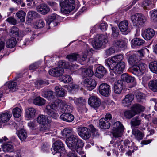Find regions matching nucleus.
<instances>
[{"label":"nucleus","instance_id":"nucleus-1","mask_svg":"<svg viewBox=\"0 0 157 157\" xmlns=\"http://www.w3.org/2000/svg\"><path fill=\"white\" fill-rule=\"evenodd\" d=\"M139 61L137 56L135 54L131 56L128 60L129 64L133 65L132 68L133 73L138 76H142L147 67L146 65L144 63H139L136 65Z\"/></svg>","mask_w":157,"mask_h":157},{"label":"nucleus","instance_id":"nucleus-2","mask_svg":"<svg viewBox=\"0 0 157 157\" xmlns=\"http://www.w3.org/2000/svg\"><path fill=\"white\" fill-rule=\"evenodd\" d=\"M62 13L67 14L73 10L75 8V5L74 0H64L60 3Z\"/></svg>","mask_w":157,"mask_h":157},{"label":"nucleus","instance_id":"nucleus-3","mask_svg":"<svg viewBox=\"0 0 157 157\" xmlns=\"http://www.w3.org/2000/svg\"><path fill=\"white\" fill-rule=\"evenodd\" d=\"M112 127V132L113 136L116 138L121 137L124 129L123 125L120 122L118 121L114 123Z\"/></svg>","mask_w":157,"mask_h":157},{"label":"nucleus","instance_id":"nucleus-4","mask_svg":"<svg viewBox=\"0 0 157 157\" xmlns=\"http://www.w3.org/2000/svg\"><path fill=\"white\" fill-rule=\"evenodd\" d=\"M108 42L107 37L103 35H100L97 37L93 43L94 48L98 49L101 48L103 45L105 44Z\"/></svg>","mask_w":157,"mask_h":157},{"label":"nucleus","instance_id":"nucleus-5","mask_svg":"<svg viewBox=\"0 0 157 157\" xmlns=\"http://www.w3.org/2000/svg\"><path fill=\"white\" fill-rule=\"evenodd\" d=\"M131 20L136 26L142 25L146 21V17L142 14L137 13L131 17Z\"/></svg>","mask_w":157,"mask_h":157},{"label":"nucleus","instance_id":"nucleus-6","mask_svg":"<svg viewBox=\"0 0 157 157\" xmlns=\"http://www.w3.org/2000/svg\"><path fill=\"white\" fill-rule=\"evenodd\" d=\"M112 115L110 114H106L105 118H101L100 119L99 124L101 128L108 129L109 128L110 124L109 121L112 119Z\"/></svg>","mask_w":157,"mask_h":157},{"label":"nucleus","instance_id":"nucleus-7","mask_svg":"<svg viewBox=\"0 0 157 157\" xmlns=\"http://www.w3.org/2000/svg\"><path fill=\"white\" fill-rule=\"evenodd\" d=\"M98 91L101 95L106 97H108L111 93L110 86L106 83H101L99 86Z\"/></svg>","mask_w":157,"mask_h":157},{"label":"nucleus","instance_id":"nucleus-8","mask_svg":"<svg viewBox=\"0 0 157 157\" xmlns=\"http://www.w3.org/2000/svg\"><path fill=\"white\" fill-rule=\"evenodd\" d=\"M109 68L112 70L115 73L119 74L123 72L125 68V63L124 62H121L116 63L113 67L111 65L107 66Z\"/></svg>","mask_w":157,"mask_h":157},{"label":"nucleus","instance_id":"nucleus-9","mask_svg":"<svg viewBox=\"0 0 157 157\" xmlns=\"http://www.w3.org/2000/svg\"><path fill=\"white\" fill-rule=\"evenodd\" d=\"M123 58V56L122 54L117 55L112 57L111 59L106 60L105 63L107 66L111 65V67H113L116 63L121 62Z\"/></svg>","mask_w":157,"mask_h":157},{"label":"nucleus","instance_id":"nucleus-10","mask_svg":"<svg viewBox=\"0 0 157 157\" xmlns=\"http://www.w3.org/2000/svg\"><path fill=\"white\" fill-rule=\"evenodd\" d=\"M79 135L84 140L88 139L91 136L90 129L84 127H80L78 129Z\"/></svg>","mask_w":157,"mask_h":157},{"label":"nucleus","instance_id":"nucleus-11","mask_svg":"<svg viewBox=\"0 0 157 157\" xmlns=\"http://www.w3.org/2000/svg\"><path fill=\"white\" fill-rule=\"evenodd\" d=\"M73 100L75 104L77 105L78 110L82 112L84 110H86V100L82 97L79 98H74Z\"/></svg>","mask_w":157,"mask_h":157},{"label":"nucleus","instance_id":"nucleus-12","mask_svg":"<svg viewBox=\"0 0 157 157\" xmlns=\"http://www.w3.org/2000/svg\"><path fill=\"white\" fill-rule=\"evenodd\" d=\"M88 103L92 107L95 108L100 106L101 102L98 97L95 95H93L89 98Z\"/></svg>","mask_w":157,"mask_h":157},{"label":"nucleus","instance_id":"nucleus-13","mask_svg":"<svg viewBox=\"0 0 157 157\" xmlns=\"http://www.w3.org/2000/svg\"><path fill=\"white\" fill-rule=\"evenodd\" d=\"M83 83L86 89L89 91L94 89L96 85L95 80L91 78H86L84 81Z\"/></svg>","mask_w":157,"mask_h":157},{"label":"nucleus","instance_id":"nucleus-14","mask_svg":"<svg viewBox=\"0 0 157 157\" xmlns=\"http://www.w3.org/2000/svg\"><path fill=\"white\" fill-rule=\"evenodd\" d=\"M59 101H58V99L56 100L55 101L52 103L49 104L47 105L45 109L44 112L46 113L48 115L52 112L58 108V104L59 103Z\"/></svg>","mask_w":157,"mask_h":157},{"label":"nucleus","instance_id":"nucleus-15","mask_svg":"<svg viewBox=\"0 0 157 157\" xmlns=\"http://www.w3.org/2000/svg\"><path fill=\"white\" fill-rule=\"evenodd\" d=\"M78 138L77 136L72 135H70L69 137L66 139V143L68 147L70 149H73V148L75 146Z\"/></svg>","mask_w":157,"mask_h":157},{"label":"nucleus","instance_id":"nucleus-16","mask_svg":"<svg viewBox=\"0 0 157 157\" xmlns=\"http://www.w3.org/2000/svg\"><path fill=\"white\" fill-rule=\"evenodd\" d=\"M58 101H59L58 104V108L59 107L62 111L65 113H71L72 112V108L71 106L67 105L64 101L58 99Z\"/></svg>","mask_w":157,"mask_h":157},{"label":"nucleus","instance_id":"nucleus-17","mask_svg":"<svg viewBox=\"0 0 157 157\" xmlns=\"http://www.w3.org/2000/svg\"><path fill=\"white\" fill-rule=\"evenodd\" d=\"M54 144L53 150L55 152V153L58 152L61 153L64 151L65 148L64 144L61 141H56L54 143Z\"/></svg>","mask_w":157,"mask_h":157},{"label":"nucleus","instance_id":"nucleus-18","mask_svg":"<svg viewBox=\"0 0 157 157\" xmlns=\"http://www.w3.org/2000/svg\"><path fill=\"white\" fill-rule=\"evenodd\" d=\"M155 34V32L153 29L148 28L144 31L142 33V36L145 39L149 40L154 36Z\"/></svg>","mask_w":157,"mask_h":157},{"label":"nucleus","instance_id":"nucleus-19","mask_svg":"<svg viewBox=\"0 0 157 157\" xmlns=\"http://www.w3.org/2000/svg\"><path fill=\"white\" fill-rule=\"evenodd\" d=\"M107 73L106 69L103 66L100 65L96 69L95 73V76L99 78H101L106 75Z\"/></svg>","mask_w":157,"mask_h":157},{"label":"nucleus","instance_id":"nucleus-20","mask_svg":"<svg viewBox=\"0 0 157 157\" xmlns=\"http://www.w3.org/2000/svg\"><path fill=\"white\" fill-rule=\"evenodd\" d=\"M128 41L127 40H117L113 41V45L117 48L125 49L127 48Z\"/></svg>","mask_w":157,"mask_h":157},{"label":"nucleus","instance_id":"nucleus-21","mask_svg":"<svg viewBox=\"0 0 157 157\" xmlns=\"http://www.w3.org/2000/svg\"><path fill=\"white\" fill-rule=\"evenodd\" d=\"M123 82L122 80H118L114 85V91L116 94H119L121 92L124 87Z\"/></svg>","mask_w":157,"mask_h":157},{"label":"nucleus","instance_id":"nucleus-22","mask_svg":"<svg viewBox=\"0 0 157 157\" xmlns=\"http://www.w3.org/2000/svg\"><path fill=\"white\" fill-rule=\"evenodd\" d=\"M145 109V107L138 103L133 104L131 107V109L135 115L140 113L141 112L143 111Z\"/></svg>","mask_w":157,"mask_h":157},{"label":"nucleus","instance_id":"nucleus-23","mask_svg":"<svg viewBox=\"0 0 157 157\" xmlns=\"http://www.w3.org/2000/svg\"><path fill=\"white\" fill-rule=\"evenodd\" d=\"M64 72V69L62 68L58 67L50 69L49 73L52 76L58 77L63 75Z\"/></svg>","mask_w":157,"mask_h":157},{"label":"nucleus","instance_id":"nucleus-24","mask_svg":"<svg viewBox=\"0 0 157 157\" xmlns=\"http://www.w3.org/2000/svg\"><path fill=\"white\" fill-rule=\"evenodd\" d=\"M134 98V95L132 94H129L126 95L125 98L122 101V103L123 105L127 107L130 105Z\"/></svg>","mask_w":157,"mask_h":157},{"label":"nucleus","instance_id":"nucleus-25","mask_svg":"<svg viewBox=\"0 0 157 157\" xmlns=\"http://www.w3.org/2000/svg\"><path fill=\"white\" fill-rule=\"evenodd\" d=\"M37 10L41 14H45L49 12L50 9L47 5L43 4L37 6Z\"/></svg>","mask_w":157,"mask_h":157},{"label":"nucleus","instance_id":"nucleus-26","mask_svg":"<svg viewBox=\"0 0 157 157\" xmlns=\"http://www.w3.org/2000/svg\"><path fill=\"white\" fill-rule=\"evenodd\" d=\"M36 109L32 107L28 108L25 110L26 117L29 119L34 118L35 116Z\"/></svg>","mask_w":157,"mask_h":157},{"label":"nucleus","instance_id":"nucleus-27","mask_svg":"<svg viewBox=\"0 0 157 157\" xmlns=\"http://www.w3.org/2000/svg\"><path fill=\"white\" fill-rule=\"evenodd\" d=\"M2 148L3 151L5 152H12L14 151V146L11 142L4 144Z\"/></svg>","mask_w":157,"mask_h":157},{"label":"nucleus","instance_id":"nucleus-28","mask_svg":"<svg viewBox=\"0 0 157 157\" xmlns=\"http://www.w3.org/2000/svg\"><path fill=\"white\" fill-rule=\"evenodd\" d=\"M60 118L65 121L71 122L74 120V117L72 114L69 113H65L61 115Z\"/></svg>","mask_w":157,"mask_h":157},{"label":"nucleus","instance_id":"nucleus-29","mask_svg":"<svg viewBox=\"0 0 157 157\" xmlns=\"http://www.w3.org/2000/svg\"><path fill=\"white\" fill-rule=\"evenodd\" d=\"M142 123V120L140 117L138 116H136L132 118L130 121L131 127H136L140 125Z\"/></svg>","mask_w":157,"mask_h":157},{"label":"nucleus","instance_id":"nucleus-30","mask_svg":"<svg viewBox=\"0 0 157 157\" xmlns=\"http://www.w3.org/2000/svg\"><path fill=\"white\" fill-rule=\"evenodd\" d=\"M11 115L8 113L0 114V128L1 127V123L7 122L10 119Z\"/></svg>","mask_w":157,"mask_h":157},{"label":"nucleus","instance_id":"nucleus-31","mask_svg":"<svg viewBox=\"0 0 157 157\" xmlns=\"http://www.w3.org/2000/svg\"><path fill=\"white\" fill-rule=\"evenodd\" d=\"M37 122L40 124H47L49 123V120L47 116L40 114L37 118Z\"/></svg>","mask_w":157,"mask_h":157},{"label":"nucleus","instance_id":"nucleus-32","mask_svg":"<svg viewBox=\"0 0 157 157\" xmlns=\"http://www.w3.org/2000/svg\"><path fill=\"white\" fill-rule=\"evenodd\" d=\"M82 75L84 78L87 77H91L94 74V72L90 68H83L81 69Z\"/></svg>","mask_w":157,"mask_h":157},{"label":"nucleus","instance_id":"nucleus-33","mask_svg":"<svg viewBox=\"0 0 157 157\" xmlns=\"http://www.w3.org/2000/svg\"><path fill=\"white\" fill-rule=\"evenodd\" d=\"M132 134L134 136L135 138L138 140H142L144 137V134L139 130L136 128L132 129Z\"/></svg>","mask_w":157,"mask_h":157},{"label":"nucleus","instance_id":"nucleus-34","mask_svg":"<svg viewBox=\"0 0 157 157\" xmlns=\"http://www.w3.org/2000/svg\"><path fill=\"white\" fill-rule=\"evenodd\" d=\"M121 79L122 81H124L127 83L132 82L135 80L134 77L129 75L127 73L122 74L121 76Z\"/></svg>","mask_w":157,"mask_h":157},{"label":"nucleus","instance_id":"nucleus-35","mask_svg":"<svg viewBox=\"0 0 157 157\" xmlns=\"http://www.w3.org/2000/svg\"><path fill=\"white\" fill-rule=\"evenodd\" d=\"M17 42L15 38L12 37L6 41V45L7 48H12L15 46Z\"/></svg>","mask_w":157,"mask_h":157},{"label":"nucleus","instance_id":"nucleus-36","mask_svg":"<svg viewBox=\"0 0 157 157\" xmlns=\"http://www.w3.org/2000/svg\"><path fill=\"white\" fill-rule=\"evenodd\" d=\"M128 23L127 20L121 21L119 24V27L120 31L122 32H126L128 28Z\"/></svg>","mask_w":157,"mask_h":157},{"label":"nucleus","instance_id":"nucleus-37","mask_svg":"<svg viewBox=\"0 0 157 157\" xmlns=\"http://www.w3.org/2000/svg\"><path fill=\"white\" fill-rule=\"evenodd\" d=\"M84 143L80 139L78 138L76 143L75 145V146L73 148V149L72 150H75L77 152H79L78 149L80 148L83 147L84 146Z\"/></svg>","mask_w":157,"mask_h":157},{"label":"nucleus","instance_id":"nucleus-38","mask_svg":"<svg viewBox=\"0 0 157 157\" xmlns=\"http://www.w3.org/2000/svg\"><path fill=\"white\" fill-rule=\"evenodd\" d=\"M46 100L43 98L40 97H36L33 100V103L35 105L41 106L45 104Z\"/></svg>","mask_w":157,"mask_h":157},{"label":"nucleus","instance_id":"nucleus-39","mask_svg":"<svg viewBox=\"0 0 157 157\" xmlns=\"http://www.w3.org/2000/svg\"><path fill=\"white\" fill-rule=\"evenodd\" d=\"M55 90L56 95L58 97H63L65 95V90L63 88L57 86L55 87Z\"/></svg>","mask_w":157,"mask_h":157},{"label":"nucleus","instance_id":"nucleus-40","mask_svg":"<svg viewBox=\"0 0 157 157\" xmlns=\"http://www.w3.org/2000/svg\"><path fill=\"white\" fill-rule=\"evenodd\" d=\"M17 135L21 141H24L27 137V134L25 130L21 129L18 131Z\"/></svg>","mask_w":157,"mask_h":157},{"label":"nucleus","instance_id":"nucleus-41","mask_svg":"<svg viewBox=\"0 0 157 157\" xmlns=\"http://www.w3.org/2000/svg\"><path fill=\"white\" fill-rule=\"evenodd\" d=\"M53 94V92L52 91H43L42 96L48 99L49 100H51L53 99L54 97V95Z\"/></svg>","mask_w":157,"mask_h":157},{"label":"nucleus","instance_id":"nucleus-42","mask_svg":"<svg viewBox=\"0 0 157 157\" xmlns=\"http://www.w3.org/2000/svg\"><path fill=\"white\" fill-rule=\"evenodd\" d=\"M90 50L89 49V51L88 50L84 51L81 55H79V57H78V61L79 62H82L85 61L87 58L89 52H90Z\"/></svg>","mask_w":157,"mask_h":157},{"label":"nucleus","instance_id":"nucleus-43","mask_svg":"<svg viewBox=\"0 0 157 157\" xmlns=\"http://www.w3.org/2000/svg\"><path fill=\"white\" fill-rule=\"evenodd\" d=\"M149 67L151 71L153 73H157V61H154L150 62Z\"/></svg>","mask_w":157,"mask_h":157},{"label":"nucleus","instance_id":"nucleus-44","mask_svg":"<svg viewBox=\"0 0 157 157\" xmlns=\"http://www.w3.org/2000/svg\"><path fill=\"white\" fill-rule=\"evenodd\" d=\"M150 88L154 92L157 91V80L150 81L149 83Z\"/></svg>","mask_w":157,"mask_h":157},{"label":"nucleus","instance_id":"nucleus-45","mask_svg":"<svg viewBox=\"0 0 157 157\" xmlns=\"http://www.w3.org/2000/svg\"><path fill=\"white\" fill-rule=\"evenodd\" d=\"M131 42L132 45L133 46H140L144 43L142 39L137 38L133 39Z\"/></svg>","mask_w":157,"mask_h":157},{"label":"nucleus","instance_id":"nucleus-46","mask_svg":"<svg viewBox=\"0 0 157 157\" xmlns=\"http://www.w3.org/2000/svg\"><path fill=\"white\" fill-rule=\"evenodd\" d=\"M34 83L36 87L37 88H40L41 86H43L44 85H47L49 83L46 80H39L35 82Z\"/></svg>","mask_w":157,"mask_h":157},{"label":"nucleus","instance_id":"nucleus-47","mask_svg":"<svg viewBox=\"0 0 157 157\" xmlns=\"http://www.w3.org/2000/svg\"><path fill=\"white\" fill-rule=\"evenodd\" d=\"M79 57V55L76 53H72L68 55L67 56V58L71 62L78 60V57Z\"/></svg>","mask_w":157,"mask_h":157},{"label":"nucleus","instance_id":"nucleus-48","mask_svg":"<svg viewBox=\"0 0 157 157\" xmlns=\"http://www.w3.org/2000/svg\"><path fill=\"white\" fill-rule=\"evenodd\" d=\"M56 15L55 14H52L49 16L46 19L47 25H51L54 24V23L53 21L56 18Z\"/></svg>","mask_w":157,"mask_h":157},{"label":"nucleus","instance_id":"nucleus-49","mask_svg":"<svg viewBox=\"0 0 157 157\" xmlns=\"http://www.w3.org/2000/svg\"><path fill=\"white\" fill-rule=\"evenodd\" d=\"M45 25V23L42 19L36 21L34 23L33 27L36 29L42 28Z\"/></svg>","mask_w":157,"mask_h":157},{"label":"nucleus","instance_id":"nucleus-50","mask_svg":"<svg viewBox=\"0 0 157 157\" xmlns=\"http://www.w3.org/2000/svg\"><path fill=\"white\" fill-rule=\"evenodd\" d=\"M150 19L152 21H157V9H154L150 12Z\"/></svg>","mask_w":157,"mask_h":157},{"label":"nucleus","instance_id":"nucleus-51","mask_svg":"<svg viewBox=\"0 0 157 157\" xmlns=\"http://www.w3.org/2000/svg\"><path fill=\"white\" fill-rule=\"evenodd\" d=\"M73 132L72 128H66L63 129L62 132V135L63 137H66L67 136H70Z\"/></svg>","mask_w":157,"mask_h":157},{"label":"nucleus","instance_id":"nucleus-52","mask_svg":"<svg viewBox=\"0 0 157 157\" xmlns=\"http://www.w3.org/2000/svg\"><path fill=\"white\" fill-rule=\"evenodd\" d=\"M21 109L17 107L13 109V113L14 117L19 118L21 114Z\"/></svg>","mask_w":157,"mask_h":157},{"label":"nucleus","instance_id":"nucleus-53","mask_svg":"<svg viewBox=\"0 0 157 157\" xmlns=\"http://www.w3.org/2000/svg\"><path fill=\"white\" fill-rule=\"evenodd\" d=\"M26 13L23 11H20L16 14L17 17L20 19L22 22H24L25 20Z\"/></svg>","mask_w":157,"mask_h":157},{"label":"nucleus","instance_id":"nucleus-54","mask_svg":"<svg viewBox=\"0 0 157 157\" xmlns=\"http://www.w3.org/2000/svg\"><path fill=\"white\" fill-rule=\"evenodd\" d=\"M124 117L128 119H130L135 115L131 109L125 111L124 113Z\"/></svg>","mask_w":157,"mask_h":157},{"label":"nucleus","instance_id":"nucleus-55","mask_svg":"<svg viewBox=\"0 0 157 157\" xmlns=\"http://www.w3.org/2000/svg\"><path fill=\"white\" fill-rule=\"evenodd\" d=\"M8 87L11 91H14L17 89V84L13 81L10 82L8 84Z\"/></svg>","mask_w":157,"mask_h":157},{"label":"nucleus","instance_id":"nucleus-56","mask_svg":"<svg viewBox=\"0 0 157 157\" xmlns=\"http://www.w3.org/2000/svg\"><path fill=\"white\" fill-rule=\"evenodd\" d=\"M136 96L137 101L141 102L142 100L145 98V95L140 92H137L136 93Z\"/></svg>","mask_w":157,"mask_h":157},{"label":"nucleus","instance_id":"nucleus-57","mask_svg":"<svg viewBox=\"0 0 157 157\" xmlns=\"http://www.w3.org/2000/svg\"><path fill=\"white\" fill-rule=\"evenodd\" d=\"M59 67L60 68H67L69 67V64L68 62H66L64 61L61 60L59 61L58 63Z\"/></svg>","mask_w":157,"mask_h":157},{"label":"nucleus","instance_id":"nucleus-58","mask_svg":"<svg viewBox=\"0 0 157 157\" xmlns=\"http://www.w3.org/2000/svg\"><path fill=\"white\" fill-rule=\"evenodd\" d=\"M89 127L91 130L93 136L94 137H98L99 136V133L98 130L95 129L92 125H90L89 126Z\"/></svg>","mask_w":157,"mask_h":157},{"label":"nucleus","instance_id":"nucleus-59","mask_svg":"<svg viewBox=\"0 0 157 157\" xmlns=\"http://www.w3.org/2000/svg\"><path fill=\"white\" fill-rule=\"evenodd\" d=\"M62 80L65 83H68L70 82L71 80V77L68 75H64L62 76Z\"/></svg>","mask_w":157,"mask_h":157},{"label":"nucleus","instance_id":"nucleus-60","mask_svg":"<svg viewBox=\"0 0 157 157\" xmlns=\"http://www.w3.org/2000/svg\"><path fill=\"white\" fill-rule=\"evenodd\" d=\"M112 36L114 38H116L119 35V31L118 29L114 27H112Z\"/></svg>","mask_w":157,"mask_h":157},{"label":"nucleus","instance_id":"nucleus-61","mask_svg":"<svg viewBox=\"0 0 157 157\" xmlns=\"http://www.w3.org/2000/svg\"><path fill=\"white\" fill-rule=\"evenodd\" d=\"M11 33L14 34L16 37H19V32L18 29L15 26L12 27L11 29Z\"/></svg>","mask_w":157,"mask_h":157},{"label":"nucleus","instance_id":"nucleus-62","mask_svg":"<svg viewBox=\"0 0 157 157\" xmlns=\"http://www.w3.org/2000/svg\"><path fill=\"white\" fill-rule=\"evenodd\" d=\"M38 14L35 11H29L28 13V17L29 18L32 19L37 17Z\"/></svg>","mask_w":157,"mask_h":157},{"label":"nucleus","instance_id":"nucleus-63","mask_svg":"<svg viewBox=\"0 0 157 157\" xmlns=\"http://www.w3.org/2000/svg\"><path fill=\"white\" fill-rule=\"evenodd\" d=\"M114 146L115 147L121 149V151H128L125 147L123 145H120V142L117 141L114 144Z\"/></svg>","mask_w":157,"mask_h":157},{"label":"nucleus","instance_id":"nucleus-64","mask_svg":"<svg viewBox=\"0 0 157 157\" xmlns=\"http://www.w3.org/2000/svg\"><path fill=\"white\" fill-rule=\"evenodd\" d=\"M6 21L9 24L13 25H15L17 24V20L15 18L12 16L7 18Z\"/></svg>","mask_w":157,"mask_h":157}]
</instances>
